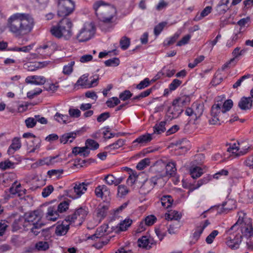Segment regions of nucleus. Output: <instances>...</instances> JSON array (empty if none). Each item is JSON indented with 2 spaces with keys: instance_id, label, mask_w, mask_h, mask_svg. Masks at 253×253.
<instances>
[{
  "instance_id": "473e14b6",
  "label": "nucleus",
  "mask_w": 253,
  "mask_h": 253,
  "mask_svg": "<svg viewBox=\"0 0 253 253\" xmlns=\"http://www.w3.org/2000/svg\"><path fill=\"white\" fill-rule=\"evenodd\" d=\"M108 206L107 205H100L97 209V216L101 219L104 218L107 215Z\"/></svg>"
},
{
  "instance_id": "c9c22d12",
  "label": "nucleus",
  "mask_w": 253,
  "mask_h": 253,
  "mask_svg": "<svg viewBox=\"0 0 253 253\" xmlns=\"http://www.w3.org/2000/svg\"><path fill=\"white\" fill-rule=\"evenodd\" d=\"M85 145L88 150L89 149L91 150H97L99 147L98 143L91 139H87L85 141Z\"/></svg>"
},
{
  "instance_id": "2eb2a0df",
  "label": "nucleus",
  "mask_w": 253,
  "mask_h": 253,
  "mask_svg": "<svg viewBox=\"0 0 253 253\" xmlns=\"http://www.w3.org/2000/svg\"><path fill=\"white\" fill-rule=\"evenodd\" d=\"M83 132L84 131L81 129L76 131L65 133L60 138V142L64 144L66 143L68 141L72 142L77 135H81Z\"/></svg>"
},
{
  "instance_id": "20e7f679",
  "label": "nucleus",
  "mask_w": 253,
  "mask_h": 253,
  "mask_svg": "<svg viewBox=\"0 0 253 253\" xmlns=\"http://www.w3.org/2000/svg\"><path fill=\"white\" fill-rule=\"evenodd\" d=\"M25 220L29 230L35 235H38L40 233L42 227L45 224L42 221L41 213L39 211L30 212Z\"/></svg>"
},
{
  "instance_id": "dca6fc26",
  "label": "nucleus",
  "mask_w": 253,
  "mask_h": 253,
  "mask_svg": "<svg viewBox=\"0 0 253 253\" xmlns=\"http://www.w3.org/2000/svg\"><path fill=\"white\" fill-rule=\"evenodd\" d=\"M210 224L208 220L205 221L204 223H201L199 226H197L193 234V240L195 243L200 238L201 235L202 234L204 229Z\"/></svg>"
},
{
  "instance_id": "1a4fd4ad",
  "label": "nucleus",
  "mask_w": 253,
  "mask_h": 253,
  "mask_svg": "<svg viewBox=\"0 0 253 253\" xmlns=\"http://www.w3.org/2000/svg\"><path fill=\"white\" fill-rule=\"evenodd\" d=\"M95 27L92 23L86 24L77 35V39L80 42H86L90 40L94 35Z\"/></svg>"
},
{
  "instance_id": "de8ad7c7",
  "label": "nucleus",
  "mask_w": 253,
  "mask_h": 253,
  "mask_svg": "<svg viewBox=\"0 0 253 253\" xmlns=\"http://www.w3.org/2000/svg\"><path fill=\"white\" fill-rule=\"evenodd\" d=\"M120 103V100L117 97H113L108 99L106 104L109 108H113Z\"/></svg>"
},
{
  "instance_id": "2f4dec72",
  "label": "nucleus",
  "mask_w": 253,
  "mask_h": 253,
  "mask_svg": "<svg viewBox=\"0 0 253 253\" xmlns=\"http://www.w3.org/2000/svg\"><path fill=\"white\" fill-rule=\"evenodd\" d=\"M179 148H180V150L178 152H176V154L181 155L185 154L190 148V142L186 139H185L183 143Z\"/></svg>"
},
{
  "instance_id": "f8f14e48",
  "label": "nucleus",
  "mask_w": 253,
  "mask_h": 253,
  "mask_svg": "<svg viewBox=\"0 0 253 253\" xmlns=\"http://www.w3.org/2000/svg\"><path fill=\"white\" fill-rule=\"evenodd\" d=\"M159 179V177L157 176H155L152 177L149 180H145L140 187L141 190L143 191L144 193H149L157 184V181Z\"/></svg>"
},
{
  "instance_id": "bf43d9fd",
  "label": "nucleus",
  "mask_w": 253,
  "mask_h": 253,
  "mask_svg": "<svg viewBox=\"0 0 253 253\" xmlns=\"http://www.w3.org/2000/svg\"><path fill=\"white\" fill-rule=\"evenodd\" d=\"M223 80V78L220 74L216 72L215 73L214 77L211 82L212 85H217L219 84Z\"/></svg>"
},
{
  "instance_id": "ea45409f",
  "label": "nucleus",
  "mask_w": 253,
  "mask_h": 253,
  "mask_svg": "<svg viewBox=\"0 0 253 253\" xmlns=\"http://www.w3.org/2000/svg\"><path fill=\"white\" fill-rule=\"evenodd\" d=\"M130 39L126 36L123 37L120 41L121 48L123 50L127 49L130 45Z\"/></svg>"
},
{
  "instance_id": "8fccbe9b",
  "label": "nucleus",
  "mask_w": 253,
  "mask_h": 253,
  "mask_svg": "<svg viewBox=\"0 0 253 253\" xmlns=\"http://www.w3.org/2000/svg\"><path fill=\"white\" fill-rule=\"evenodd\" d=\"M120 60L118 58L114 57L107 60H106L104 62V64L106 66L110 67V66H114L116 67L119 65L120 64Z\"/></svg>"
},
{
  "instance_id": "052dcab7",
  "label": "nucleus",
  "mask_w": 253,
  "mask_h": 253,
  "mask_svg": "<svg viewBox=\"0 0 253 253\" xmlns=\"http://www.w3.org/2000/svg\"><path fill=\"white\" fill-rule=\"evenodd\" d=\"M243 164L250 169L253 170V154L246 158Z\"/></svg>"
},
{
  "instance_id": "4be33fe9",
  "label": "nucleus",
  "mask_w": 253,
  "mask_h": 253,
  "mask_svg": "<svg viewBox=\"0 0 253 253\" xmlns=\"http://www.w3.org/2000/svg\"><path fill=\"white\" fill-rule=\"evenodd\" d=\"M250 149V146H246L244 147L242 146V144L238 143V146H236V144H234L232 147H230L228 148L229 152H232L233 153H235L234 150L239 151V154L243 155L247 154L249 150Z\"/></svg>"
},
{
  "instance_id": "3c124183",
  "label": "nucleus",
  "mask_w": 253,
  "mask_h": 253,
  "mask_svg": "<svg viewBox=\"0 0 253 253\" xmlns=\"http://www.w3.org/2000/svg\"><path fill=\"white\" fill-rule=\"evenodd\" d=\"M32 48V46L31 45H29L27 46H24L21 47H14L10 48H8V50L9 51H22L24 52H29Z\"/></svg>"
},
{
  "instance_id": "9d476101",
  "label": "nucleus",
  "mask_w": 253,
  "mask_h": 253,
  "mask_svg": "<svg viewBox=\"0 0 253 253\" xmlns=\"http://www.w3.org/2000/svg\"><path fill=\"white\" fill-rule=\"evenodd\" d=\"M183 111V107L177 103V101L174 99L172 105L169 107L168 109L166 114V117L168 118L167 120L169 119L171 120L177 118Z\"/></svg>"
},
{
  "instance_id": "0e129e2a",
  "label": "nucleus",
  "mask_w": 253,
  "mask_h": 253,
  "mask_svg": "<svg viewBox=\"0 0 253 253\" xmlns=\"http://www.w3.org/2000/svg\"><path fill=\"white\" fill-rule=\"evenodd\" d=\"M218 231L217 230H213L206 238V241L207 244H211L215 237L218 235Z\"/></svg>"
},
{
  "instance_id": "6e6d98bb",
  "label": "nucleus",
  "mask_w": 253,
  "mask_h": 253,
  "mask_svg": "<svg viewBox=\"0 0 253 253\" xmlns=\"http://www.w3.org/2000/svg\"><path fill=\"white\" fill-rule=\"evenodd\" d=\"M167 24V23L166 22H163L157 25L154 29V35L156 36L159 35L161 32L163 30Z\"/></svg>"
},
{
  "instance_id": "c85d7f7f",
  "label": "nucleus",
  "mask_w": 253,
  "mask_h": 253,
  "mask_svg": "<svg viewBox=\"0 0 253 253\" xmlns=\"http://www.w3.org/2000/svg\"><path fill=\"white\" fill-rule=\"evenodd\" d=\"M126 142V140L123 139H119L115 142L105 147L106 150H116L123 146Z\"/></svg>"
},
{
  "instance_id": "aec40b11",
  "label": "nucleus",
  "mask_w": 253,
  "mask_h": 253,
  "mask_svg": "<svg viewBox=\"0 0 253 253\" xmlns=\"http://www.w3.org/2000/svg\"><path fill=\"white\" fill-rule=\"evenodd\" d=\"M59 215L56 208L50 206L48 208L45 217L48 220L55 221L59 217Z\"/></svg>"
},
{
  "instance_id": "f03ea898",
  "label": "nucleus",
  "mask_w": 253,
  "mask_h": 253,
  "mask_svg": "<svg viewBox=\"0 0 253 253\" xmlns=\"http://www.w3.org/2000/svg\"><path fill=\"white\" fill-rule=\"evenodd\" d=\"M93 9L98 19L103 24H111L114 22L117 15L116 8L103 0L95 1Z\"/></svg>"
},
{
  "instance_id": "bb28decb",
  "label": "nucleus",
  "mask_w": 253,
  "mask_h": 253,
  "mask_svg": "<svg viewBox=\"0 0 253 253\" xmlns=\"http://www.w3.org/2000/svg\"><path fill=\"white\" fill-rule=\"evenodd\" d=\"M55 120L61 124H66L71 121V118L67 115H63L57 112L54 116Z\"/></svg>"
},
{
  "instance_id": "49530a36",
  "label": "nucleus",
  "mask_w": 253,
  "mask_h": 253,
  "mask_svg": "<svg viewBox=\"0 0 253 253\" xmlns=\"http://www.w3.org/2000/svg\"><path fill=\"white\" fill-rule=\"evenodd\" d=\"M129 169L131 172V173H129L130 175L126 180V182L128 185L132 186L135 182L137 175L136 172L133 171L130 169Z\"/></svg>"
},
{
  "instance_id": "13d9d810",
  "label": "nucleus",
  "mask_w": 253,
  "mask_h": 253,
  "mask_svg": "<svg viewBox=\"0 0 253 253\" xmlns=\"http://www.w3.org/2000/svg\"><path fill=\"white\" fill-rule=\"evenodd\" d=\"M14 165V163L7 160L0 163V169L2 170H5L8 169L13 168Z\"/></svg>"
},
{
  "instance_id": "37998d69",
  "label": "nucleus",
  "mask_w": 253,
  "mask_h": 253,
  "mask_svg": "<svg viewBox=\"0 0 253 253\" xmlns=\"http://www.w3.org/2000/svg\"><path fill=\"white\" fill-rule=\"evenodd\" d=\"M107 130L103 132V136L105 138L110 139L115 136L119 137L120 136L124 135L125 134L124 133L121 132H110V131L108 130L109 128V127H107Z\"/></svg>"
},
{
  "instance_id": "6e6552de",
  "label": "nucleus",
  "mask_w": 253,
  "mask_h": 253,
  "mask_svg": "<svg viewBox=\"0 0 253 253\" xmlns=\"http://www.w3.org/2000/svg\"><path fill=\"white\" fill-rule=\"evenodd\" d=\"M57 15L65 17L70 15L75 10V4L72 0H57Z\"/></svg>"
},
{
  "instance_id": "680f3d73",
  "label": "nucleus",
  "mask_w": 253,
  "mask_h": 253,
  "mask_svg": "<svg viewBox=\"0 0 253 253\" xmlns=\"http://www.w3.org/2000/svg\"><path fill=\"white\" fill-rule=\"evenodd\" d=\"M22 240L20 237L18 235H13L12 236L10 242L14 246L19 247L22 245Z\"/></svg>"
},
{
  "instance_id": "79ce46f5",
  "label": "nucleus",
  "mask_w": 253,
  "mask_h": 253,
  "mask_svg": "<svg viewBox=\"0 0 253 253\" xmlns=\"http://www.w3.org/2000/svg\"><path fill=\"white\" fill-rule=\"evenodd\" d=\"M36 249L39 251H46L49 248L48 242L45 241H39L35 245Z\"/></svg>"
},
{
  "instance_id": "423d86ee",
  "label": "nucleus",
  "mask_w": 253,
  "mask_h": 253,
  "mask_svg": "<svg viewBox=\"0 0 253 253\" xmlns=\"http://www.w3.org/2000/svg\"><path fill=\"white\" fill-rule=\"evenodd\" d=\"M239 218L237 221L239 223L237 224L236 230L241 232L242 236L247 238H250L253 236V228L251 220L250 218H244L245 214L243 212H239Z\"/></svg>"
},
{
  "instance_id": "09e8293b",
  "label": "nucleus",
  "mask_w": 253,
  "mask_h": 253,
  "mask_svg": "<svg viewBox=\"0 0 253 253\" xmlns=\"http://www.w3.org/2000/svg\"><path fill=\"white\" fill-rule=\"evenodd\" d=\"M233 105V101L230 99L225 100L224 103L222 102L221 104L223 110L225 113L229 111L232 108Z\"/></svg>"
},
{
  "instance_id": "774afa93",
  "label": "nucleus",
  "mask_w": 253,
  "mask_h": 253,
  "mask_svg": "<svg viewBox=\"0 0 253 253\" xmlns=\"http://www.w3.org/2000/svg\"><path fill=\"white\" fill-rule=\"evenodd\" d=\"M53 187L51 185H49L45 187L43 189L42 192V197L44 198L48 197L53 191Z\"/></svg>"
},
{
  "instance_id": "c756f323",
  "label": "nucleus",
  "mask_w": 253,
  "mask_h": 253,
  "mask_svg": "<svg viewBox=\"0 0 253 253\" xmlns=\"http://www.w3.org/2000/svg\"><path fill=\"white\" fill-rule=\"evenodd\" d=\"M161 201L162 206L166 209L171 207L173 202L172 197L170 195L163 196Z\"/></svg>"
},
{
  "instance_id": "0eeeda50",
  "label": "nucleus",
  "mask_w": 253,
  "mask_h": 253,
  "mask_svg": "<svg viewBox=\"0 0 253 253\" xmlns=\"http://www.w3.org/2000/svg\"><path fill=\"white\" fill-rule=\"evenodd\" d=\"M153 133H146L138 136L132 143V146L133 147H141L146 145L154 138L155 134H160L165 132L166 127H154Z\"/></svg>"
},
{
  "instance_id": "338daca9",
  "label": "nucleus",
  "mask_w": 253,
  "mask_h": 253,
  "mask_svg": "<svg viewBox=\"0 0 253 253\" xmlns=\"http://www.w3.org/2000/svg\"><path fill=\"white\" fill-rule=\"evenodd\" d=\"M128 192L127 188L124 185H120L118 187V195L121 197L126 195Z\"/></svg>"
},
{
  "instance_id": "cd10ccee",
  "label": "nucleus",
  "mask_w": 253,
  "mask_h": 253,
  "mask_svg": "<svg viewBox=\"0 0 253 253\" xmlns=\"http://www.w3.org/2000/svg\"><path fill=\"white\" fill-rule=\"evenodd\" d=\"M69 229V224H63L62 222L56 226L55 232L57 236H62L65 235Z\"/></svg>"
},
{
  "instance_id": "4d7b16f0",
  "label": "nucleus",
  "mask_w": 253,
  "mask_h": 253,
  "mask_svg": "<svg viewBox=\"0 0 253 253\" xmlns=\"http://www.w3.org/2000/svg\"><path fill=\"white\" fill-rule=\"evenodd\" d=\"M175 100L177 101V103L182 106L187 104L190 102V97L189 96L184 95Z\"/></svg>"
},
{
  "instance_id": "f257e3e1",
  "label": "nucleus",
  "mask_w": 253,
  "mask_h": 253,
  "mask_svg": "<svg viewBox=\"0 0 253 253\" xmlns=\"http://www.w3.org/2000/svg\"><path fill=\"white\" fill-rule=\"evenodd\" d=\"M35 22L32 15L27 13H15L10 16L5 25L0 19V35L8 28L9 32L16 37L28 35L34 27Z\"/></svg>"
},
{
  "instance_id": "39448f33",
  "label": "nucleus",
  "mask_w": 253,
  "mask_h": 253,
  "mask_svg": "<svg viewBox=\"0 0 253 253\" xmlns=\"http://www.w3.org/2000/svg\"><path fill=\"white\" fill-rule=\"evenodd\" d=\"M239 221H237L229 229L227 230L225 233L226 236V245L232 250H237L239 248L242 242V236L239 231L236 230L237 224Z\"/></svg>"
},
{
  "instance_id": "7c9ffc66",
  "label": "nucleus",
  "mask_w": 253,
  "mask_h": 253,
  "mask_svg": "<svg viewBox=\"0 0 253 253\" xmlns=\"http://www.w3.org/2000/svg\"><path fill=\"white\" fill-rule=\"evenodd\" d=\"M176 164L174 162H169L166 166V171L167 175L174 176L176 174Z\"/></svg>"
},
{
  "instance_id": "4c0bfd02",
  "label": "nucleus",
  "mask_w": 253,
  "mask_h": 253,
  "mask_svg": "<svg viewBox=\"0 0 253 253\" xmlns=\"http://www.w3.org/2000/svg\"><path fill=\"white\" fill-rule=\"evenodd\" d=\"M211 7L210 6H206L201 12L200 15L198 16L197 15L194 18L195 21H199L201 20L204 17L207 16L209 14H210L211 12Z\"/></svg>"
},
{
  "instance_id": "ddd939ff",
  "label": "nucleus",
  "mask_w": 253,
  "mask_h": 253,
  "mask_svg": "<svg viewBox=\"0 0 253 253\" xmlns=\"http://www.w3.org/2000/svg\"><path fill=\"white\" fill-rule=\"evenodd\" d=\"M26 222L25 218L23 216H19L17 219H15L12 224V231H17L22 228L25 231L29 230Z\"/></svg>"
},
{
  "instance_id": "5fc2aeb1",
  "label": "nucleus",
  "mask_w": 253,
  "mask_h": 253,
  "mask_svg": "<svg viewBox=\"0 0 253 253\" xmlns=\"http://www.w3.org/2000/svg\"><path fill=\"white\" fill-rule=\"evenodd\" d=\"M132 95V93L129 90H125L119 94V99L125 101L130 99Z\"/></svg>"
},
{
  "instance_id": "9b49d317",
  "label": "nucleus",
  "mask_w": 253,
  "mask_h": 253,
  "mask_svg": "<svg viewBox=\"0 0 253 253\" xmlns=\"http://www.w3.org/2000/svg\"><path fill=\"white\" fill-rule=\"evenodd\" d=\"M24 138H34V140L27 142V150L29 153H34L39 149L41 146V141L36 138L35 135L31 132L24 133L23 134Z\"/></svg>"
},
{
  "instance_id": "e2e57ef3",
  "label": "nucleus",
  "mask_w": 253,
  "mask_h": 253,
  "mask_svg": "<svg viewBox=\"0 0 253 253\" xmlns=\"http://www.w3.org/2000/svg\"><path fill=\"white\" fill-rule=\"evenodd\" d=\"M211 178L209 175H207L206 176L204 177L203 178L199 180L195 186V189L199 188L203 184H206L209 182Z\"/></svg>"
},
{
  "instance_id": "e433bc0d",
  "label": "nucleus",
  "mask_w": 253,
  "mask_h": 253,
  "mask_svg": "<svg viewBox=\"0 0 253 253\" xmlns=\"http://www.w3.org/2000/svg\"><path fill=\"white\" fill-rule=\"evenodd\" d=\"M132 220L130 218H126L123 221H121L119 224V231H124L131 225Z\"/></svg>"
},
{
  "instance_id": "7ed1b4c3",
  "label": "nucleus",
  "mask_w": 253,
  "mask_h": 253,
  "mask_svg": "<svg viewBox=\"0 0 253 253\" xmlns=\"http://www.w3.org/2000/svg\"><path fill=\"white\" fill-rule=\"evenodd\" d=\"M73 23L69 18L63 17L57 26H53L50 29L51 34L58 39L64 37L69 39L72 36V28Z\"/></svg>"
},
{
  "instance_id": "393cba45",
  "label": "nucleus",
  "mask_w": 253,
  "mask_h": 253,
  "mask_svg": "<svg viewBox=\"0 0 253 253\" xmlns=\"http://www.w3.org/2000/svg\"><path fill=\"white\" fill-rule=\"evenodd\" d=\"M89 184L88 182H82L81 183L76 184L74 187V192L76 193L78 197H80L87 190L86 187Z\"/></svg>"
},
{
  "instance_id": "69168bd1",
  "label": "nucleus",
  "mask_w": 253,
  "mask_h": 253,
  "mask_svg": "<svg viewBox=\"0 0 253 253\" xmlns=\"http://www.w3.org/2000/svg\"><path fill=\"white\" fill-rule=\"evenodd\" d=\"M156 220L157 218L154 215H148L144 219L145 224L147 226H151L156 222Z\"/></svg>"
},
{
  "instance_id": "72a5a7b5",
  "label": "nucleus",
  "mask_w": 253,
  "mask_h": 253,
  "mask_svg": "<svg viewBox=\"0 0 253 253\" xmlns=\"http://www.w3.org/2000/svg\"><path fill=\"white\" fill-rule=\"evenodd\" d=\"M181 217V214L178 211H171L169 213H166L165 218L167 220H178Z\"/></svg>"
},
{
  "instance_id": "b1692460",
  "label": "nucleus",
  "mask_w": 253,
  "mask_h": 253,
  "mask_svg": "<svg viewBox=\"0 0 253 253\" xmlns=\"http://www.w3.org/2000/svg\"><path fill=\"white\" fill-rule=\"evenodd\" d=\"M74 213L78 218V224L81 225L88 213V211L86 207H81L76 210Z\"/></svg>"
},
{
  "instance_id": "a18cd8bd",
  "label": "nucleus",
  "mask_w": 253,
  "mask_h": 253,
  "mask_svg": "<svg viewBox=\"0 0 253 253\" xmlns=\"http://www.w3.org/2000/svg\"><path fill=\"white\" fill-rule=\"evenodd\" d=\"M108 224H104L99 227H98L96 232L98 234V235L100 237H102L105 234H108L109 231H107L108 229Z\"/></svg>"
},
{
  "instance_id": "f3484780",
  "label": "nucleus",
  "mask_w": 253,
  "mask_h": 253,
  "mask_svg": "<svg viewBox=\"0 0 253 253\" xmlns=\"http://www.w3.org/2000/svg\"><path fill=\"white\" fill-rule=\"evenodd\" d=\"M220 213H227L229 211L236 208V202L232 199H228L221 205Z\"/></svg>"
},
{
  "instance_id": "412c9836",
  "label": "nucleus",
  "mask_w": 253,
  "mask_h": 253,
  "mask_svg": "<svg viewBox=\"0 0 253 253\" xmlns=\"http://www.w3.org/2000/svg\"><path fill=\"white\" fill-rule=\"evenodd\" d=\"M21 147V143L19 138L15 137L12 140V143L9 146L7 154L9 155H12L14 152L19 150Z\"/></svg>"
},
{
  "instance_id": "c03bdc74",
  "label": "nucleus",
  "mask_w": 253,
  "mask_h": 253,
  "mask_svg": "<svg viewBox=\"0 0 253 253\" xmlns=\"http://www.w3.org/2000/svg\"><path fill=\"white\" fill-rule=\"evenodd\" d=\"M70 200H65L60 203L57 209H56L57 211L58 212L62 213L64 211H65L67 209H68V207L69 205Z\"/></svg>"
},
{
  "instance_id": "864d4df0",
  "label": "nucleus",
  "mask_w": 253,
  "mask_h": 253,
  "mask_svg": "<svg viewBox=\"0 0 253 253\" xmlns=\"http://www.w3.org/2000/svg\"><path fill=\"white\" fill-rule=\"evenodd\" d=\"M75 64V61H71L68 65H65L63 69V73L65 75H70L73 70V67Z\"/></svg>"
},
{
  "instance_id": "a211bd4d",
  "label": "nucleus",
  "mask_w": 253,
  "mask_h": 253,
  "mask_svg": "<svg viewBox=\"0 0 253 253\" xmlns=\"http://www.w3.org/2000/svg\"><path fill=\"white\" fill-rule=\"evenodd\" d=\"M25 81L27 83L42 85L45 83L46 79L43 76H31L27 77Z\"/></svg>"
},
{
  "instance_id": "a19ab883",
  "label": "nucleus",
  "mask_w": 253,
  "mask_h": 253,
  "mask_svg": "<svg viewBox=\"0 0 253 253\" xmlns=\"http://www.w3.org/2000/svg\"><path fill=\"white\" fill-rule=\"evenodd\" d=\"M179 33L177 32L175 33L173 36L170 37L169 39H167L164 42V46H169L173 44L179 37Z\"/></svg>"
},
{
  "instance_id": "4468645a",
  "label": "nucleus",
  "mask_w": 253,
  "mask_h": 253,
  "mask_svg": "<svg viewBox=\"0 0 253 253\" xmlns=\"http://www.w3.org/2000/svg\"><path fill=\"white\" fill-rule=\"evenodd\" d=\"M138 246L140 247L149 250L152 248L153 245H156L154 239L146 236H143L138 240Z\"/></svg>"
},
{
  "instance_id": "a878e982",
  "label": "nucleus",
  "mask_w": 253,
  "mask_h": 253,
  "mask_svg": "<svg viewBox=\"0 0 253 253\" xmlns=\"http://www.w3.org/2000/svg\"><path fill=\"white\" fill-rule=\"evenodd\" d=\"M229 0H221L216 6V11L220 15L224 14L229 9L228 4Z\"/></svg>"
},
{
  "instance_id": "603ef678",
  "label": "nucleus",
  "mask_w": 253,
  "mask_h": 253,
  "mask_svg": "<svg viewBox=\"0 0 253 253\" xmlns=\"http://www.w3.org/2000/svg\"><path fill=\"white\" fill-rule=\"evenodd\" d=\"M150 163V160L149 158H145L141 160L137 165L136 168L139 170H142L145 167L149 166Z\"/></svg>"
},
{
  "instance_id": "f704fd0d",
  "label": "nucleus",
  "mask_w": 253,
  "mask_h": 253,
  "mask_svg": "<svg viewBox=\"0 0 253 253\" xmlns=\"http://www.w3.org/2000/svg\"><path fill=\"white\" fill-rule=\"evenodd\" d=\"M203 173V169L199 167L196 166L190 169V175L194 179L200 177Z\"/></svg>"
},
{
  "instance_id": "5701e85b",
  "label": "nucleus",
  "mask_w": 253,
  "mask_h": 253,
  "mask_svg": "<svg viewBox=\"0 0 253 253\" xmlns=\"http://www.w3.org/2000/svg\"><path fill=\"white\" fill-rule=\"evenodd\" d=\"M253 100L250 97H243L238 103L239 107L244 110L250 109L252 106Z\"/></svg>"
},
{
  "instance_id": "6ab92c4d",
  "label": "nucleus",
  "mask_w": 253,
  "mask_h": 253,
  "mask_svg": "<svg viewBox=\"0 0 253 253\" xmlns=\"http://www.w3.org/2000/svg\"><path fill=\"white\" fill-rule=\"evenodd\" d=\"M222 101L217 100L211 107V116L220 117L221 113L225 114L221 106Z\"/></svg>"
},
{
  "instance_id": "58836bf2",
  "label": "nucleus",
  "mask_w": 253,
  "mask_h": 253,
  "mask_svg": "<svg viewBox=\"0 0 253 253\" xmlns=\"http://www.w3.org/2000/svg\"><path fill=\"white\" fill-rule=\"evenodd\" d=\"M88 81V75L86 74H84L82 75L77 81V83L75 84L76 86H82L84 87H87L88 84H87V82Z\"/></svg>"
}]
</instances>
